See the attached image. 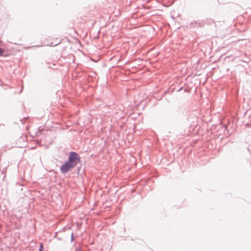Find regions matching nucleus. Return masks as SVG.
Here are the masks:
<instances>
[{
    "instance_id": "1",
    "label": "nucleus",
    "mask_w": 251,
    "mask_h": 251,
    "mask_svg": "<svg viewBox=\"0 0 251 251\" xmlns=\"http://www.w3.org/2000/svg\"><path fill=\"white\" fill-rule=\"evenodd\" d=\"M73 166L75 167L80 161L79 155L75 152L71 151L68 160Z\"/></svg>"
},
{
    "instance_id": "2",
    "label": "nucleus",
    "mask_w": 251,
    "mask_h": 251,
    "mask_svg": "<svg viewBox=\"0 0 251 251\" xmlns=\"http://www.w3.org/2000/svg\"><path fill=\"white\" fill-rule=\"evenodd\" d=\"M74 167L68 161H67L61 166L60 170L63 174H66Z\"/></svg>"
},
{
    "instance_id": "3",
    "label": "nucleus",
    "mask_w": 251,
    "mask_h": 251,
    "mask_svg": "<svg viewBox=\"0 0 251 251\" xmlns=\"http://www.w3.org/2000/svg\"><path fill=\"white\" fill-rule=\"evenodd\" d=\"M43 249H44L43 244V243H41L40 245V247H39V251H43Z\"/></svg>"
},
{
    "instance_id": "4",
    "label": "nucleus",
    "mask_w": 251,
    "mask_h": 251,
    "mask_svg": "<svg viewBox=\"0 0 251 251\" xmlns=\"http://www.w3.org/2000/svg\"><path fill=\"white\" fill-rule=\"evenodd\" d=\"M3 53H4V50L2 48H0V56H2Z\"/></svg>"
},
{
    "instance_id": "5",
    "label": "nucleus",
    "mask_w": 251,
    "mask_h": 251,
    "mask_svg": "<svg viewBox=\"0 0 251 251\" xmlns=\"http://www.w3.org/2000/svg\"><path fill=\"white\" fill-rule=\"evenodd\" d=\"M74 240V236L73 233H72L71 234V241H72Z\"/></svg>"
}]
</instances>
